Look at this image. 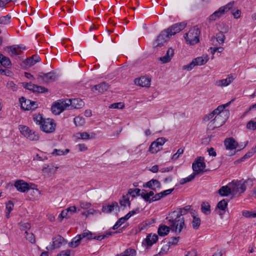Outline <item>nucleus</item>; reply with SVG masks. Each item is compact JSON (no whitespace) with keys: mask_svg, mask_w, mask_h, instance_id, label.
<instances>
[{"mask_svg":"<svg viewBox=\"0 0 256 256\" xmlns=\"http://www.w3.org/2000/svg\"><path fill=\"white\" fill-rule=\"evenodd\" d=\"M168 220L170 230L176 234H180L182 229L185 226L184 220L183 217L180 216L176 210L170 213L166 218Z\"/></svg>","mask_w":256,"mask_h":256,"instance_id":"nucleus-1","label":"nucleus"},{"mask_svg":"<svg viewBox=\"0 0 256 256\" xmlns=\"http://www.w3.org/2000/svg\"><path fill=\"white\" fill-rule=\"evenodd\" d=\"M200 30L197 26L192 28L188 32L186 33L184 38L188 44L194 45L199 42Z\"/></svg>","mask_w":256,"mask_h":256,"instance_id":"nucleus-2","label":"nucleus"},{"mask_svg":"<svg viewBox=\"0 0 256 256\" xmlns=\"http://www.w3.org/2000/svg\"><path fill=\"white\" fill-rule=\"evenodd\" d=\"M206 166L204 162V158L198 157L195 160L192 164V168L194 170V174L196 176L202 173L206 170H204Z\"/></svg>","mask_w":256,"mask_h":256,"instance_id":"nucleus-3","label":"nucleus"},{"mask_svg":"<svg viewBox=\"0 0 256 256\" xmlns=\"http://www.w3.org/2000/svg\"><path fill=\"white\" fill-rule=\"evenodd\" d=\"M56 124L52 118L45 119L40 126V130L46 133H52L54 132Z\"/></svg>","mask_w":256,"mask_h":256,"instance_id":"nucleus-4","label":"nucleus"},{"mask_svg":"<svg viewBox=\"0 0 256 256\" xmlns=\"http://www.w3.org/2000/svg\"><path fill=\"white\" fill-rule=\"evenodd\" d=\"M21 108L25 110H35L38 107L36 102L26 99L24 97H21L19 99Z\"/></svg>","mask_w":256,"mask_h":256,"instance_id":"nucleus-5","label":"nucleus"},{"mask_svg":"<svg viewBox=\"0 0 256 256\" xmlns=\"http://www.w3.org/2000/svg\"><path fill=\"white\" fill-rule=\"evenodd\" d=\"M186 26V24L184 22L176 23L170 26L167 29L164 30V31H166L168 36L170 38L172 36L184 30Z\"/></svg>","mask_w":256,"mask_h":256,"instance_id":"nucleus-6","label":"nucleus"},{"mask_svg":"<svg viewBox=\"0 0 256 256\" xmlns=\"http://www.w3.org/2000/svg\"><path fill=\"white\" fill-rule=\"evenodd\" d=\"M170 38L168 36V34L166 31H162L159 35L157 36L156 39L154 40L153 43V46L154 48H160L164 45V44Z\"/></svg>","mask_w":256,"mask_h":256,"instance_id":"nucleus-7","label":"nucleus"},{"mask_svg":"<svg viewBox=\"0 0 256 256\" xmlns=\"http://www.w3.org/2000/svg\"><path fill=\"white\" fill-rule=\"evenodd\" d=\"M166 140L164 138H159L152 142L149 147V151L154 154L158 152L161 148L162 146L166 142Z\"/></svg>","mask_w":256,"mask_h":256,"instance_id":"nucleus-8","label":"nucleus"},{"mask_svg":"<svg viewBox=\"0 0 256 256\" xmlns=\"http://www.w3.org/2000/svg\"><path fill=\"white\" fill-rule=\"evenodd\" d=\"M228 112H224L220 114H216L213 120V123L215 124V126L220 127L222 126L228 119Z\"/></svg>","mask_w":256,"mask_h":256,"instance_id":"nucleus-9","label":"nucleus"},{"mask_svg":"<svg viewBox=\"0 0 256 256\" xmlns=\"http://www.w3.org/2000/svg\"><path fill=\"white\" fill-rule=\"evenodd\" d=\"M230 186H231L232 194H233L242 193L246 190L245 184L243 183L242 180L238 181L235 182H232V183H230Z\"/></svg>","mask_w":256,"mask_h":256,"instance_id":"nucleus-10","label":"nucleus"},{"mask_svg":"<svg viewBox=\"0 0 256 256\" xmlns=\"http://www.w3.org/2000/svg\"><path fill=\"white\" fill-rule=\"evenodd\" d=\"M65 100H59L58 102H55L52 106V113L56 115L60 114L63 110H64L68 106Z\"/></svg>","mask_w":256,"mask_h":256,"instance_id":"nucleus-11","label":"nucleus"},{"mask_svg":"<svg viewBox=\"0 0 256 256\" xmlns=\"http://www.w3.org/2000/svg\"><path fill=\"white\" fill-rule=\"evenodd\" d=\"M56 73L54 72H50L46 74L40 72L38 74V78H41L46 83L52 82L56 80Z\"/></svg>","mask_w":256,"mask_h":256,"instance_id":"nucleus-12","label":"nucleus"},{"mask_svg":"<svg viewBox=\"0 0 256 256\" xmlns=\"http://www.w3.org/2000/svg\"><path fill=\"white\" fill-rule=\"evenodd\" d=\"M67 106H71L74 108H80L84 106V102L79 98L66 99V100Z\"/></svg>","mask_w":256,"mask_h":256,"instance_id":"nucleus-13","label":"nucleus"},{"mask_svg":"<svg viewBox=\"0 0 256 256\" xmlns=\"http://www.w3.org/2000/svg\"><path fill=\"white\" fill-rule=\"evenodd\" d=\"M144 188H149L150 189L156 192L157 190L160 189L161 184L160 182L156 179H152L148 182L143 184Z\"/></svg>","mask_w":256,"mask_h":256,"instance_id":"nucleus-14","label":"nucleus"},{"mask_svg":"<svg viewBox=\"0 0 256 256\" xmlns=\"http://www.w3.org/2000/svg\"><path fill=\"white\" fill-rule=\"evenodd\" d=\"M234 78L235 77L234 74H230L225 79L216 80L215 82V85L220 87L226 86L230 84Z\"/></svg>","mask_w":256,"mask_h":256,"instance_id":"nucleus-15","label":"nucleus"},{"mask_svg":"<svg viewBox=\"0 0 256 256\" xmlns=\"http://www.w3.org/2000/svg\"><path fill=\"white\" fill-rule=\"evenodd\" d=\"M224 144L226 149L233 150L238 146V142L232 138H226L224 141Z\"/></svg>","mask_w":256,"mask_h":256,"instance_id":"nucleus-16","label":"nucleus"},{"mask_svg":"<svg viewBox=\"0 0 256 256\" xmlns=\"http://www.w3.org/2000/svg\"><path fill=\"white\" fill-rule=\"evenodd\" d=\"M151 79L146 76H142L134 80L135 84L142 87H149L150 85Z\"/></svg>","mask_w":256,"mask_h":256,"instance_id":"nucleus-17","label":"nucleus"},{"mask_svg":"<svg viewBox=\"0 0 256 256\" xmlns=\"http://www.w3.org/2000/svg\"><path fill=\"white\" fill-rule=\"evenodd\" d=\"M67 241L60 235H58L52 239L53 248H58L66 244Z\"/></svg>","mask_w":256,"mask_h":256,"instance_id":"nucleus-18","label":"nucleus"},{"mask_svg":"<svg viewBox=\"0 0 256 256\" xmlns=\"http://www.w3.org/2000/svg\"><path fill=\"white\" fill-rule=\"evenodd\" d=\"M14 186L18 190L22 192H24L30 190L28 184L22 180L16 181L15 182Z\"/></svg>","mask_w":256,"mask_h":256,"instance_id":"nucleus-19","label":"nucleus"},{"mask_svg":"<svg viewBox=\"0 0 256 256\" xmlns=\"http://www.w3.org/2000/svg\"><path fill=\"white\" fill-rule=\"evenodd\" d=\"M158 240V236L156 234L152 235V234L146 236L145 240L142 242L143 244H146L148 246L150 247L153 244L156 243Z\"/></svg>","mask_w":256,"mask_h":256,"instance_id":"nucleus-20","label":"nucleus"},{"mask_svg":"<svg viewBox=\"0 0 256 256\" xmlns=\"http://www.w3.org/2000/svg\"><path fill=\"white\" fill-rule=\"evenodd\" d=\"M109 88V85L108 83L104 82L100 84L94 86L92 88V90L93 92L98 91V92L102 93L106 91Z\"/></svg>","mask_w":256,"mask_h":256,"instance_id":"nucleus-21","label":"nucleus"},{"mask_svg":"<svg viewBox=\"0 0 256 256\" xmlns=\"http://www.w3.org/2000/svg\"><path fill=\"white\" fill-rule=\"evenodd\" d=\"M174 54V50L172 48H170L166 52V54L162 57L158 58L159 60L162 64H166L170 62Z\"/></svg>","mask_w":256,"mask_h":256,"instance_id":"nucleus-22","label":"nucleus"},{"mask_svg":"<svg viewBox=\"0 0 256 256\" xmlns=\"http://www.w3.org/2000/svg\"><path fill=\"white\" fill-rule=\"evenodd\" d=\"M114 208H118V210H120V207L116 202H113L111 204L103 206L102 212L104 213H110L114 210Z\"/></svg>","mask_w":256,"mask_h":256,"instance_id":"nucleus-23","label":"nucleus"},{"mask_svg":"<svg viewBox=\"0 0 256 256\" xmlns=\"http://www.w3.org/2000/svg\"><path fill=\"white\" fill-rule=\"evenodd\" d=\"M40 60V56L38 55H33L30 58H26L24 60L26 65L28 66H31L35 64L36 62H39Z\"/></svg>","mask_w":256,"mask_h":256,"instance_id":"nucleus-24","label":"nucleus"},{"mask_svg":"<svg viewBox=\"0 0 256 256\" xmlns=\"http://www.w3.org/2000/svg\"><path fill=\"white\" fill-rule=\"evenodd\" d=\"M218 193L222 196H226L232 193L231 186L230 184L228 186H222L218 190Z\"/></svg>","mask_w":256,"mask_h":256,"instance_id":"nucleus-25","label":"nucleus"},{"mask_svg":"<svg viewBox=\"0 0 256 256\" xmlns=\"http://www.w3.org/2000/svg\"><path fill=\"white\" fill-rule=\"evenodd\" d=\"M154 190H152L146 192V190H142L141 192V197L146 202L151 203V198L154 196Z\"/></svg>","mask_w":256,"mask_h":256,"instance_id":"nucleus-26","label":"nucleus"},{"mask_svg":"<svg viewBox=\"0 0 256 256\" xmlns=\"http://www.w3.org/2000/svg\"><path fill=\"white\" fill-rule=\"evenodd\" d=\"M18 128L21 134L28 139L34 138V136L32 137V136H30V135L28 134V132H32V130L28 127L23 125H20Z\"/></svg>","mask_w":256,"mask_h":256,"instance_id":"nucleus-27","label":"nucleus"},{"mask_svg":"<svg viewBox=\"0 0 256 256\" xmlns=\"http://www.w3.org/2000/svg\"><path fill=\"white\" fill-rule=\"evenodd\" d=\"M223 9L224 8L220 7L218 10L216 11L212 14H211L209 17L210 20H216L217 18H220L221 16L224 14L225 12L224 10Z\"/></svg>","mask_w":256,"mask_h":256,"instance_id":"nucleus-28","label":"nucleus"},{"mask_svg":"<svg viewBox=\"0 0 256 256\" xmlns=\"http://www.w3.org/2000/svg\"><path fill=\"white\" fill-rule=\"evenodd\" d=\"M170 229V226H168L166 225H160L158 228V233L160 236H164L168 234Z\"/></svg>","mask_w":256,"mask_h":256,"instance_id":"nucleus-29","label":"nucleus"},{"mask_svg":"<svg viewBox=\"0 0 256 256\" xmlns=\"http://www.w3.org/2000/svg\"><path fill=\"white\" fill-rule=\"evenodd\" d=\"M209 58L208 56L198 57L193 60L196 66H202L206 64Z\"/></svg>","mask_w":256,"mask_h":256,"instance_id":"nucleus-30","label":"nucleus"},{"mask_svg":"<svg viewBox=\"0 0 256 256\" xmlns=\"http://www.w3.org/2000/svg\"><path fill=\"white\" fill-rule=\"evenodd\" d=\"M191 210H192V209H191V206L188 205L183 208H179L178 210L176 212L180 216L182 217L183 215L186 214L188 212L192 214Z\"/></svg>","mask_w":256,"mask_h":256,"instance_id":"nucleus-31","label":"nucleus"},{"mask_svg":"<svg viewBox=\"0 0 256 256\" xmlns=\"http://www.w3.org/2000/svg\"><path fill=\"white\" fill-rule=\"evenodd\" d=\"M82 238L80 236V234L77 235L76 237L74 238L72 241L69 242V246L72 248H76L78 246L81 242Z\"/></svg>","mask_w":256,"mask_h":256,"instance_id":"nucleus-32","label":"nucleus"},{"mask_svg":"<svg viewBox=\"0 0 256 256\" xmlns=\"http://www.w3.org/2000/svg\"><path fill=\"white\" fill-rule=\"evenodd\" d=\"M201 210L202 213L206 215H208L210 214L211 210L210 206L208 202H203L201 204Z\"/></svg>","mask_w":256,"mask_h":256,"instance_id":"nucleus-33","label":"nucleus"},{"mask_svg":"<svg viewBox=\"0 0 256 256\" xmlns=\"http://www.w3.org/2000/svg\"><path fill=\"white\" fill-rule=\"evenodd\" d=\"M128 194H126L125 195H123L122 199L120 200V204L122 206L126 207V206H130V201Z\"/></svg>","mask_w":256,"mask_h":256,"instance_id":"nucleus-34","label":"nucleus"},{"mask_svg":"<svg viewBox=\"0 0 256 256\" xmlns=\"http://www.w3.org/2000/svg\"><path fill=\"white\" fill-rule=\"evenodd\" d=\"M234 100L233 99L226 104L219 106L216 109L214 110V112L216 113V114H220L222 112H228V110H224L226 107L228 106Z\"/></svg>","mask_w":256,"mask_h":256,"instance_id":"nucleus-35","label":"nucleus"},{"mask_svg":"<svg viewBox=\"0 0 256 256\" xmlns=\"http://www.w3.org/2000/svg\"><path fill=\"white\" fill-rule=\"evenodd\" d=\"M58 168H50L48 166L46 167H44L42 169V171L44 174L48 176H50L52 174H54L56 172Z\"/></svg>","mask_w":256,"mask_h":256,"instance_id":"nucleus-36","label":"nucleus"},{"mask_svg":"<svg viewBox=\"0 0 256 256\" xmlns=\"http://www.w3.org/2000/svg\"><path fill=\"white\" fill-rule=\"evenodd\" d=\"M193 220L192 221V228L195 230H198L200 224V219L199 217L194 216L193 214L192 216Z\"/></svg>","mask_w":256,"mask_h":256,"instance_id":"nucleus-37","label":"nucleus"},{"mask_svg":"<svg viewBox=\"0 0 256 256\" xmlns=\"http://www.w3.org/2000/svg\"><path fill=\"white\" fill-rule=\"evenodd\" d=\"M141 192L142 190L139 188H130L127 194L132 198H134L136 196H141Z\"/></svg>","mask_w":256,"mask_h":256,"instance_id":"nucleus-38","label":"nucleus"},{"mask_svg":"<svg viewBox=\"0 0 256 256\" xmlns=\"http://www.w3.org/2000/svg\"><path fill=\"white\" fill-rule=\"evenodd\" d=\"M0 63L5 68H8L11 65V62L10 58L3 55L0 60Z\"/></svg>","mask_w":256,"mask_h":256,"instance_id":"nucleus-39","label":"nucleus"},{"mask_svg":"<svg viewBox=\"0 0 256 256\" xmlns=\"http://www.w3.org/2000/svg\"><path fill=\"white\" fill-rule=\"evenodd\" d=\"M33 119H34V122H36V123L37 124H38L40 126L42 125V124L43 121L46 118H44L41 114H34Z\"/></svg>","mask_w":256,"mask_h":256,"instance_id":"nucleus-40","label":"nucleus"},{"mask_svg":"<svg viewBox=\"0 0 256 256\" xmlns=\"http://www.w3.org/2000/svg\"><path fill=\"white\" fill-rule=\"evenodd\" d=\"M74 122L76 126H82L85 123L84 118L82 116H76L74 119Z\"/></svg>","mask_w":256,"mask_h":256,"instance_id":"nucleus-41","label":"nucleus"},{"mask_svg":"<svg viewBox=\"0 0 256 256\" xmlns=\"http://www.w3.org/2000/svg\"><path fill=\"white\" fill-rule=\"evenodd\" d=\"M196 175L194 174V173L188 176L182 178L180 181V184H184L186 183L190 182L193 180L194 178L196 177Z\"/></svg>","mask_w":256,"mask_h":256,"instance_id":"nucleus-42","label":"nucleus"},{"mask_svg":"<svg viewBox=\"0 0 256 256\" xmlns=\"http://www.w3.org/2000/svg\"><path fill=\"white\" fill-rule=\"evenodd\" d=\"M20 229L22 231H24L25 232H28V230L31 228V224L29 222L20 223L19 224Z\"/></svg>","mask_w":256,"mask_h":256,"instance_id":"nucleus-43","label":"nucleus"},{"mask_svg":"<svg viewBox=\"0 0 256 256\" xmlns=\"http://www.w3.org/2000/svg\"><path fill=\"white\" fill-rule=\"evenodd\" d=\"M14 208V204L12 201H8V203L6 204V217L7 218H10V214Z\"/></svg>","mask_w":256,"mask_h":256,"instance_id":"nucleus-44","label":"nucleus"},{"mask_svg":"<svg viewBox=\"0 0 256 256\" xmlns=\"http://www.w3.org/2000/svg\"><path fill=\"white\" fill-rule=\"evenodd\" d=\"M227 206L228 202L225 199H223L218 202L217 208L222 210H224Z\"/></svg>","mask_w":256,"mask_h":256,"instance_id":"nucleus-45","label":"nucleus"},{"mask_svg":"<svg viewBox=\"0 0 256 256\" xmlns=\"http://www.w3.org/2000/svg\"><path fill=\"white\" fill-rule=\"evenodd\" d=\"M11 16L10 15H6L0 18V24H8L10 22Z\"/></svg>","mask_w":256,"mask_h":256,"instance_id":"nucleus-46","label":"nucleus"},{"mask_svg":"<svg viewBox=\"0 0 256 256\" xmlns=\"http://www.w3.org/2000/svg\"><path fill=\"white\" fill-rule=\"evenodd\" d=\"M216 39L217 42L220 44H222L224 42L225 40V36L223 32H219L216 34Z\"/></svg>","mask_w":256,"mask_h":256,"instance_id":"nucleus-47","label":"nucleus"},{"mask_svg":"<svg viewBox=\"0 0 256 256\" xmlns=\"http://www.w3.org/2000/svg\"><path fill=\"white\" fill-rule=\"evenodd\" d=\"M80 236L82 239L84 238H86L88 240H92V234L88 230L80 234Z\"/></svg>","mask_w":256,"mask_h":256,"instance_id":"nucleus-48","label":"nucleus"},{"mask_svg":"<svg viewBox=\"0 0 256 256\" xmlns=\"http://www.w3.org/2000/svg\"><path fill=\"white\" fill-rule=\"evenodd\" d=\"M80 236L82 239L84 238H86L88 240H92V234L88 230L80 234Z\"/></svg>","mask_w":256,"mask_h":256,"instance_id":"nucleus-49","label":"nucleus"},{"mask_svg":"<svg viewBox=\"0 0 256 256\" xmlns=\"http://www.w3.org/2000/svg\"><path fill=\"white\" fill-rule=\"evenodd\" d=\"M68 152V149H66L64 152L60 150L54 149L52 154L56 156H62L67 154Z\"/></svg>","mask_w":256,"mask_h":256,"instance_id":"nucleus-50","label":"nucleus"},{"mask_svg":"<svg viewBox=\"0 0 256 256\" xmlns=\"http://www.w3.org/2000/svg\"><path fill=\"white\" fill-rule=\"evenodd\" d=\"M25 238L27 240L31 243H34L35 242V237L32 232H25Z\"/></svg>","mask_w":256,"mask_h":256,"instance_id":"nucleus-51","label":"nucleus"},{"mask_svg":"<svg viewBox=\"0 0 256 256\" xmlns=\"http://www.w3.org/2000/svg\"><path fill=\"white\" fill-rule=\"evenodd\" d=\"M34 87V92L42 93L48 92V90L44 86L36 85Z\"/></svg>","mask_w":256,"mask_h":256,"instance_id":"nucleus-52","label":"nucleus"},{"mask_svg":"<svg viewBox=\"0 0 256 256\" xmlns=\"http://www.w3.org/2000/svg\"><path fill=\"white\" fill-rule=\"evenodd\" d=\"M234 4V2H230L229 3H228L227 4L224 6H222V8H224V12H228L230 10H233L232 7Z\"/></svg>","mask_w":256,"mask_h":256,"instance_id":"nucleus-53","label":"nucleus"},{"mask_svg":"<svg viewBox=\"0 0 256 256\" xmlns=\"http://www.w3.org/2000/svg\"><path fill=\"white\" fill-rule=\"evenodd\" d=\"M78 134L80 136V137H78L79 138H81L84 140H86L92 138V137H90V135L86 132H80Z\"/></svg>","mask_w":256,"mask_h":256,"instance_id":"nucleus-54","label":"nucleus"},{"mask_svg":"<svg viewBox=\"0 0 256 256\" xmlns=\"http://www.w3.org/2000/svg\"><path fill=\"white\" fill-rule=\"evenodd\" d=\"M180 237H172L170 238L168 242V246H172V245H176L179 240Z\"/></svg>","mask_w":256,"mask_h":256,"instance_id":"nucleus-55","label":"nucleus"},{"mask_svg":"<svg viewBox=\"0 0 256 256\" xmlns=\"http://www.w3.org/2000/svg\"><path fill=\"white\" fill-rule=\"evenodd\" d=\"M169 248H170V246H168V244H166L165 246H163L162 248H161L158 254L160 256H163V255L166 254L168 253V252Z\"/></svg>","mask_w":256,"mask_h":256,"instance_id":"nucleus-56","label":"nucleus"},{"mask_svg":"<svg viewBox=\"0 0 256 256\" xmlns=\"http://www.w3.org/2000/svg\"><path fill=\"white\" fill-rule=\"evenodd\" d=\"M196 66V64H194L193 60L191 62L187 65L184 66L182 67V70H187L188 71L192 70L194 67Z\"/></svg>","mask_w":256,"mask_h":256,"instance_id":"nucleus-57","label":"nucleus"},{"mask_svg":"<svg viewBox=\"0 0 256 256\" xmlns=\"http://www.w3.org/2000/svg\"><path fill=\"white\" fill-rule=\"evenodd\" d=\"M80 206L82 208L87 209L90 207L91 204L90 202L85 201H80Z\"/></svg>","mask_w":256,"mask_h":256,"instance_id":"nucleus-58","label":"nucleus"},{"mask_svg":"<svg viewBox=\"0 0 256 256\" xmlns=\"http://www.w3.org/2000/svg\"><path fill=\"white\" fill-rule=\"evenodd\" d=\"M22 86L26 89H28V90H32V92H34V89L35 88L34 86H35L36 84H32L31 83H25V82H24L22 84Z\"/></svg>","mask_w":256,"mask_h":256,"instance_id":"nucleus-59","label":"nucleus"},{"mask_svg":"<svg viewBox=\"0 0 256 256\" xmlns=\"http://www.w3.org/2000/svg\"><path fill=\"white\" fill-rule=\"evenodd\" d=\"M254 155V152H252L251 150L246 153L242 158H241L238 161L242 162L244 160L250 158Z\"/></svg>","mask_w":256,"mask_h":256,"instance_id":"nucleus-60","label":"nucleus"},{"mask_svg":"<svg viewBox=\"0 0 256 256\" xmlns=\"http://www.w3.org/2000/svg\"><path fill=\"white\" fill-rule=\"evenodd\" d=\"M246 128L248 129L254 130L256 129V122L250 120L246 124Z\"/></svg>","mask_w":256,"mask_h":256,"instance_id":"nucleus-61","label":"nucleus"},{"mask_svg":"<svg viewBox=\"0 0 256 256\" xmlns=\"http://www.w3.org/2000/svg\"><path fill=\"white\" fill-rule=\"evenodd\" d=\"M110 108H122L124 104L122 102L114 103L109 106Z\"/></svg>","mask_w":256,"mask_h":256,"instance_id":"nucleus-62","label":"nucleus"},{"mask_svg":"<svg viewBox=\"0 0 256 256\" xmlns=\"http://www.w3.org/2000/svg\"><path fill=\"white\" fill-rule=\"evenodd\" d=\"M9 48L10 49L12 56H17L20 54V52L18 51V48L16 46H10Z\"/></svg>","mask_w":256,"mask_h":256,"instance_id":"nucleus-63","label":"nucleus"},{"mask_svg":"<svg viewBox=\"0 0 256 256\" xmlns=\"http://www.w3.org/2000/svg\"><path fill=\"white\" fill-rule=\"evenodd\" d=\"M124 254L126 256H136V252L134 249H128L124 252Z\"/></svg>","mask_w":256,"mask_h":256,"instance_id":"nucleus-64","label":"nucleus"}]
</instances>
